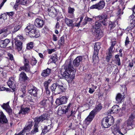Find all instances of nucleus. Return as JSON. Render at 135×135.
I'll return each mask as SVG.
<instances>
[{
    "label": "nucleus",
    "instance_id": "nucleus-1",
    "mask_svg": "<svg viewBox=\"0 0 135 135\" xmlns=\"http://www.w3.org/2000/svg\"><path fill=\"white\" fill-rule=\"evenodd\" d=\"M75 71L72 62L70 60L66 61L65 64L62 66L60 70L63 78L68 83L74 79Z\"/></svg>",
    "mask_w": 135,
    "mask_h": 135
},
{
    "label": "nucleus",
    "instance_id": "nucleus-2",
    "mask_svg": "<svg viewBox=\"0 0 135 135\" xmlns=\"http://www.w3.org/2000/svg\"><path fill=\"white\" fill-rule=\"evenodd\" d=\"M61 84L62 82L59 80L52 84L50 87V89L53 93L59 94L65 90V88Z\"/></svg>",
    "mask_w": 135,
    "mask_h": 135
},
{
    "label": "nucleus",
    "instance_id": "nucleus-3",
    "mask_svg": "<svg viewBox=\"0 0 135 135\" xmlns=\"http://www.w3.org/2000/svg\"><path fill=\"white\" fill-rule=\"evenodd\" d=\"M100 48V44L98 42L96 43L94 45V51L93 56V61L94 64L98 61L99 57L98 55Z\"/></svg>",
    "mask_w": 135,
    "mask_h": 135
},
{
    "label": "nucleus",
    "instance_id": "nucleus-4",
    "mask_svg": "<svg viewBox=\"0 0 135 135\" xmlns=\"http://www.w3.org/2000/svg\"><path fill=\"white\" fill-rule=\"evenodd\" d=\"M97 18L99 19V20H102L100 21V22L103 25L105 26L107 25L108 23V17L107 13H103L100 15L98 16Z\"/></svg>",
    "mask_w": 135,
    "mask_h": 135
},
{
    "label": "nucleus",
    "instance_id": "nucleus-5",
    "mask_svg": "<svg viewBox=\"0 0 135 135\" xmlns=\"http://www.w3.org/2000/svg\"><path fill=\"white\" fill-rule=\"evenodd\" d=\"M28 92L31 95L37 97L38 90L32 85L30 84L28 86Z\"/></svg>",
    "mask_w": 135,
    "mask_h": 135
},
{
    "label": "nucleus",
    "instance_id": "nucleus-6",
    "mask_svg": "<svg viewBox=\"0 0 135 135\" xmlns=\"http://www.w3.org/2000/svg\"><path fill=\"white\" fill-rule=\"evenodd\" d=\"M105 5L104 1H101L98 3L93 4L90 7V9H97L98 10H101L104 8Z\"/></svg>",
    "mask_w": 135,
    "mask_h": 135
},
{
    "label": "nucleus",
    "instance_id": "nucleus-7",
    "mask_svg": "<svg viewBox=\"0 0 135 135\" xmlns=\"http://www.w3.org/2000/svg\"><path fill=\"white\" fill-rule=\"evenodd\" d=\"M48 115L47 114L45 113L39 117L35 118L34 119V123L38 125L40 122H42L44 120L48 119Z\"/></svg>",
    "mask_w": 135,
    "mask_h": 135
},
{
    "label": "nucleus",
    "instance_id": "nucleus-8",
    "mask_svg": "<svg viewBox=\"0 0 135 135\" xmlns=\"http://www.w3.org/2000/svg\"><path fill=\"white\" fill-rule=\"evenodd\" d=\"M68 98L65 97L61 96L56 99V104L59 106L66 103L67 101Z\"/></svg>",
    "mask_w": 135,
    "mask_h": 135
},
{
    "label": "nucleus",
    "instance_id": "nucleus-9",
    "mask_svg": "<svg viewBox=\"0 0 135 135\" xmlns=\"http://www.w3.org/2000/svg\"><path fill=\"white\" fill-rule=\"evenodd\" d=\"M32 28H31L28 35L31 37L37 38L40 36V33L36 30L34 28V25H32Z\"/></svg>",
    "mask_w": 135,
    "mask_h": 135
},
{
    "label": "nucleus",
    "instance_id": "nucleus-10",
    "mask_svg": "<svg viewBox=\"0 0 135 135\" xmlns=\"http://www.w3.org/2000/svg\"><path fill=\"white\" fill-rule=\"evenodd\" d=\"M7 84L9 88H12V90L11 91L12 92L14 91L15 90L16 86L14 78L13 77L9 78Z\"/></svg>",
    "mask_w": 135,
    "mask_h": 135
},
{
    "label": "nucleus",
    "instance_id": "nucleus-11",
    "mask_svg": "<svg viewBox=\"0 0 135 135\" xmlns=\"http://www.w3.org/2000/svg\"><path fill=\"white\" fill-rule=\"evenodd\" d=\"M24 58L25 60L23 62L24 65L21 67L20 69L21 70H24L26 72H30V67L29 64V61L27 59L25 58Z\"/></svg>",
    "mask_w": 135,
    "mask_h": 135
},
{
    "label": "nucleus",
    "instance_id": "nucleus-12",
    "mask_svg": "<svg viewBox=\"0 0 135 135\" xmlns=\"http://www.w3.org/2000/svg\"><path fill=\"white\" fill-rule=\"evenodd\" d=\"M0 123L2 124H8V121L6 116L2 112H0Z\"/></svg>",
    "mask_w": 135,
    "mask_h": 135
},
{
    "label": "nucleus",
    "instance_id": "nucleus-13",
    "mask_svg": "<svg viewBox=\"0 0 135 135\" xmlns=\"http://www.w3.org/2000/svg\"><path fill=\"white\" fill-rule=\"evenodd\" d=\"M83 57L79 56L77 57L73 61V64L75 67H77L81 63Z\"/></svg>",
    "mask_w": 135,
    "mask_h": 135
},
{
    "label": "nucleus",
    "instance_id": "nucleus-14",
    "mask_svg": "<svg viewBox=\"0 0 135 135\" xmlns=\"http://www.w3.org/2000/svg\"><path fill=\"white\" fill-rule=\"evenodd\" d=\"M19 80L20 81L25 82L29 81V79L26 76V73L24 72H22L19 75Z\"/></svg>",
    "mask_w": 135,
    "mask_h": 135
},
{
    "label": "nucleus",
    "instance_id": "nucleus-15",
    "mask_svg": "<svg viewBox=\"0 0 135 135\" xmlns=\"http://www.w3.org/2000/svg\"><path fill=\"white\" fill-rule=\"evenodd\" d=\"M65 109H62V111L64 112V114H66L67 115V117L68 118H69L70 117H75V114L76 113V111H73V110H72L71 111L70 113V114H68V113L69 112V108H67L66 107V106H65Z\"/></svg>",
    "mask_w": 135,
    "mask_h": 135
},
{
    "label": "nucleus",
    "instance_id": "nucleus-16",
    "mask_svg": "<svg viewBox=\"0 0 135 135\" xmlns=\"http://www.w3.org/2000/svg\"><path fill=\"white\" fill-rule=\"evenodd\" d=\"M44 24V22L43 20L39 18L36 19L34 22L35 26L39 28H42Z\"/></svg>",
    "mask_w": 135,
    "mask_h": 135
},
{
    "label": "nucleus",
    "instance_id": "nucleus-17",
    "mask_svg": "<svg viewBox=\"0 0 135 135\" xmlns=\"http://www.w3.org/2000/svg\"><path fill=\"white\" fill-rule=\"evenodd\" d=\"M121 108L117 105H114L111 109L108 111V113L110 114L117 113L120 110Z\"/></svg>",
    "mask_w": 135,
    "mask_h": 135
},
{
    "label": "nucleus",
    "instance_id": "nucleus-18",
    "mask_svg": "<svg viewBox=\"0 0 135 135\" xmlns=\"http://www.w3.org/2000/svg\"><path fill=\"white\" fill-rule=\"evenodd\" d=\"M48 11L49 12V16L52 17H55L57 15V9L54 8H52L51 9H48Z\"/></svg>",
    "mask_w": 135,
    "mask_h": 135
},
{
    "label": "nucleus",
    "instance_id": "nucleus-19",
    "mask_svg": "<svg viewBox=\"0 0 135 135\" xmlns=\"http://www.w3.org/2000/svg\"><path fill=\"white\" fill-rule=\"evenodd\" d=\"M95 114L91 111L89 116L85 119V122L87 124H89L93 120Z\"/></svg>",
    "mask_w": 135,
    "mask_h": 135
},
{
    "label": "nucleus",
    "instance_id": "nucleus-20",
    "mask_svg": "<svg viewBox=\"0 0 135 135\" xmlns=\"http://www.w3.org/2000/svg\"><path fill=\"white\" fill-rule=\"evenodd\" d=\"M95 114L91 111L89 116L85 119V122L87 124H89L93 120Z\"/></svg>",
    "mask_w": 135,
    "mask_h": 135
},
{
    "label": "nucleus",
    "instance_id": "nucleus-21",
    "mask_svg": "<svg viewBox=\"0 0 135 135\" xmlns=\"http://www.w3.org/2000/svg\"><path fill=\"white\" fill-rule=\"evenodd\" d=\"M112 132V133L114 135L117 134V133H119V134L122 135L124 134L119 131V127L117 126V125H115L112 126L111 127Z\"/></svg>",
    "mask_w": 135,
    "mask_h": 135
},
{
    "label": "nucleus",
    "instance_id": "nucleus-22",
    "mask_svg": "<svg viewBox=\"0 0 135 135\" xmlns=\"http://www.w3.org/2000/svg\"><path fill=\"white\" fill-rule=\"evenodd\" d=\"M10 42L9 40L7 38L4 40H0V47L3 48L6 47Z\"/></svg>",
    "mask_w": 135,
    "mask_h": 135
},
{
    "label": "nucleus",
    "instance_id": "nucleus-23",
    "mask_svg": "<svg viewBox=\"0 0 135 135\" xmlns=\"http://www.w3.org/2000/svg\"><path fill=\"white\" fill-rule=\"evenodd\" d=\"M124 96H123L120 93H118L117 94L115 98L116 102L118 103H120L122 101L124 100V98H125L124 97Z\"/></svg>",
    "mask_w": 135,
    "mask_h": 135
},
{
    "label": "nucleus",
    "instance_id": "nucleus-24",
    "mask_svg": "<svg viewBox=\"0 0 135 135\" xmlns=\"http://www.w3.org/2000/svg\"><path fill=\"white\" fill-rule=\"evenodd\" d=\"M51 70L49 68H47L43 70L41 73V76L44 77H46L49 76L51 72Z\"/></svg>",
    "mask_w": 135,
    "mask_h": 135
},
{
    "label": "nucleus",
    "instance_id": "nucleus-25",
    "mask_svg": "<svg viewBox=\"0 0 135 135\" xmlns=\"http://www.w3.org/2000/svg\"><path fill=\"white\" fill-rule=\"evenodd\" d=\"M94 34L95 37L98 39H100L103 35V33L102 31L99 30H94Z\"/></svg>",
    "mask_w": 135,
    "mask_h": 135
},
{
    "label": "nucleus",
    "instance_id": "nucleus-26",
    "mask_svg": "<svg viewBox=\"0 0 135 135\" xmlns=\"http://www.w3.org/2000/svg\"><path fill=\"white\" fill-rule=\"evenodd\" d=\"M30 109L29 108L26 107L25 108L21 107V110L19 112V114H25L28 113L30 111Z\"/></svg>",
    "mask_w": 135,
    "mask_h": 135
},
{
    "label": "nucleus",
    "instance_id": "nucleus-27",
    "mask_svg": "<svg viewBox=\"0 0 135 135\" xmlns=\"http://www.w3.org/2000/svg\"><path fill=\"white\" fill-rule=\"evenodd\" d=\"M65 21L68 26L72 27L74 26L73 21V20L66 17L65 18Z\"/></svg>",
    "mask_w": 135,
    "mask_h": 135
},
{
    "label": "nucleus",
    "instance_id": "nucleus-28",
    "mask_svg": "<svg viewBox=\"0 0 135 135\" xmlns=\"http://www.w3.org/2000/svg\"><path fill=\"white\" fill-rule=\"evenodd\" d=\"M109 124L107 117L104 118L102 121V126L104 128H107L109 127Z\"/></svg>",
    "mask_w": 135,
    "mask_h": 135
},
{
    "label": "nucleus",
    "instance_id": "nucleus-29",
    "mask_svg": "<svg viewBox=\"0 0 135 135\" xmlns=\"http://www.w3.org/2000/svg\"><path fill=\"white\" fill-rule=\"evenodd\" d=\"M134 119V118L131 115L128 120L127 125L130 129L132 128V126L133 124V119Z\"/></svg>",
    "mask_w": 135,
    "mask_h": 135
},
{
    "label": "nucleus",
    "instance_id": "nucleus-30",
    "mask_svg": "<svg viewBox=\"0 0 135 135\" xmlns=\"http://www.w3.org/2000/svg\"><path fill=\"white\" fill-rule=\"evenodd\" d=\"M33 122H29L27 124L25 128L23 130H24L23 131V133H24L25 132V131L28 130L30 129L31 127L33 126Z\"/></svg>",
    "mask_w": 135,
    "mask_h": 135
},
{
    "label": "nucleus",
    "instance_id": "nucleus-31",
    "mask_svg": "<svg viewBox=\"0 0 135 135\" xmlns=\"http://www.w3.org/2000/svg\"><path fill=\"white\" fill-rule=\"evenodd\" d=\"M108 50L109 52L106 58V60L107 62L109 61L111 58L113 56L112 54L113 52L112 50L110 49H109Z\"/></svg>",
    "mask_w": 135,
    "mask_h": 135
},
{
    "label": "nucleus",
    "instance_id": "nucleus-32",
    "mask_svg": "<svg viewBox=\"0 0 135 135\" xmlns=\"http://www.w3.org/2000/svg\"><path fill=\"white\" fill-rule=\"evenodd\" d=\"M107 117L108 120V124H109V127L113 124L114 122V119L112 116H108Z\"/></svg>",
    "mask_w": 135,
    "mask_h": 135
},
{
    "label": "nucleus",
    "instance_id": "nucleus-33",
    "mask_svg": "<svg viewBox=\"0 0 135 135\" xmlns=\"http://www.w3.org/2000/svg\"><path fill=\"white\" fill-rule=\"evenodd\" d=\"M102 108V106L100 104H99L97 105L92 111L94 113L96 114L97 112L100 111Z\"/></svg>",
    "mask_w": 135,
    "mask_h": 135
},
{
    "label": "nucleus",
    "instance_id": "nucleus-34",
    "mask_svg": "<svg viewBox=\"0 0 135 135\" xmlns=\"http://www.w3.org/2000/svg\"><path fill=\"white\" fill-rule=\"evenodd\" d=\"M39 126L37 124L34 123L33 129L31 132V134H34L38 132Z\"/></svg>",
    "mask_w": 135,
    "mask_h": 135
},
{
    "label": "nucleus",
    "instance_id": "nucleus-35",
    "mask_svg": "<svg viewBox=\"0 0 135 135\" xmlns=\"http://www.w3.org/2000/svg\"><path fill=\"white\" fill-rule=\"evenodd\" d=\"M15 43L18 50L21 51L22 47V42L18 40L15 41Z\"/></svg>",
    "mask_w": 135,
    "mask_h": 135
},
{
    "label": "nucleus",
    "instance_id": "nucleus-36",
    "mask_svg": "<svg viewBox=\"0 0 135 135\" xmlns=\"http://www.w3.org/2000/svg\"><path fill=\"white\" fill-rule=\"evenodd\" d=\"M50 129V126H49V124L48 125V126H46L45 127L44 129L42 130V134H43V135H44L48 132Z\"/></svg>",
    "mask_w": 135,
    "mask_h": 135
},
{
    "label": "nucleus",
    "instance_id": "nucleus-37",
    "mask_svg": "<svg viewBox=\"0 0 135 135\" xmlns=\"http://www.w3.org/2000/svg\"><path fill=\"white\" fill-rule=\"evenodd\" d=\"M116 66L115 65H109L107 68V71L109 73H110L115 68V67Z\"/></svg>",
    "mask_w": 135,
    "mask_h": 135
},
{
    "label": "nucleus",
    "instance_id": "nucleus-38",
    "mask_svg": "<svg viewBox=\"0 0 135 135\" xmlns=\"http://www.w3.org/2000/svg\"><path fill=\"white\" fill-rule=\"evenodd\" d=\"M7 28L6 27H5L2 28L0 30V35L3 33H4L3 34L4 36L6 37L7 35Z\"/></svg>",
    "mask_w": 135,
    "mask_h": 135
},
{
    "label": "nucleus",
    "instance_id": "nucleus-39",
    "mask_svg": "<svg viewBox=\"0 0 135 135\" xmlns=\"http://www.w3.org/2000/svg\"><path fill=\"white\" fill-rule=\"evenodd\" d=\"M20 4L23 5H27L30 3V1L28 0H18Z\"/></svg>",
    "mask_w": 135,
    "mask_h": 135
},
{
    "label": "nucleus",
    "instance_id": "nucleus-40",
    "mask_svg": "<svg viewBox=\"0 0 135 135\" xmlns=\"http://www.w3.org/2000/svg\"><path fill=\"white\" fill-rule=\"evenodd\" d=\"M115 25L114 22L111 21H109L108 23V28L110 30L113 29L115 27Z\"/></svg>",
    "mask_w": 135,
    "mask_h": 135
},
{
    "label": "nucleus",
    "instance_id": "nucleus-41",
    "mask_svg": "<svg viewBox=\"0 0 135 135\" xmlns=\"http://www.w3.org/2000/svg\"><path fill=\"white\" fill-rule=\"evenodd\" d=\"M49 104V101L47 99H44L41 101L40 104L42 106L47 105Z\"/></svg>",
    "mask_w": 135,
    "mask_h": 135
},
{
    "label": "nucleus",
    "instance_id": "nucleus-42",
    "mask_svg": "<svg viewBox=\"0 0 135 135\" xmlns=\"http://www.w3.org/2000/svg\"><path fill=\"white\" fill-rule=\"evenodd\" d=\"M101 26V23L97 22H95V25L93 26V28H95L94 30H99Z\"/></svg>",
    "mask_w": 135,
    "mask_h": 135
},
{
    "label": "nucleus",
    "instance_id": "nucleus-43",
    "mask_svg": "<svg viewBox=\"0 0 135 135\" xmlns=\"http://www.w3.org/2000/svg\"><path fill=\"white\" fill-rule=\"evenodd\" d=\"M52 80L51 79H49L47 81H45L44 83V86L45 89H48L49 84L51 83Z\"/></svg>",
    "mask_w": 135,
    "mask_h": 135
},
{
    "label": "nucleus",
    "instance_id": "nucleus-44",
    "mask_svg": "<svg viewBox=\"0 0 135 135\" xmlns=\"http://www.w3.org/2000/svg\"><path fill=\"white\" fill-rule=\"evenodd\" d=\"M64 43V37L62 36L60 38L58 41V44L59 46H62Z\"/></svg>",
    "mask_w": 135,
    "mask_h": 135
},
{
    "label": "nucleus",
    "instance_id": "nucleus-45",
    "mask_svg": "<svg viewBox=\"0 0 135 135\" xmlns=\"http://www.w3.org/2000/svg\"><path fill=\"white\" fill-rule=\"evenodd\" d=\"M22 26V25L21 24L16 25L15 27L13 32H16L20 29Z\"/></svg>",
    "mask_w": 135,
    "mask_h": 135
},
{
    "label": "nucleus",
    "instance_id": "nucleus-46",
    "mask_svg": "<svg viewBox=\"0 0 135 135\" xmlns=\"http://www.w3.org/2000/svg\"><path fill=\"white\" fill-rule=\"evenodd\" d=\"M119 55H116L115 56V60L117 63V64L118 66H120L121 65L120 60L119 58Z\"/></svg>",
    "mask_w": 135,
    "mask_h": 135
},
{
    "label": "nucleus",
    "instance_id": "nucleus-47",
    "mask_svg": "<svg viewBox=\"0 0 135 135\" xmlns=\"http://www.w3.org/2000/svg\"><path fill=\"white\" fill-rule=\"evenodd\" d=\"M1 107L5 110L10 107L9 105V102H7L6 103H4L1 105Z\"/></svg>",
    "mask_w": 135,
    "mask_h": 135
},
{
    "label": "nucleus",
    "instance_id": "nucleus-48",
    "mask_svg": "<svg viewBox=\"0 0 135 135\" xmlns=\"http://www.w3.org/2000/svg\"><path fill=\"white\" fill-rule=\"evenodd\" d=\"M32 25H28L27 26L26 28L25 29V31L26 33H27L28 34V33H29V32H30V31L31 30V28H32Z\"/></svg>",
    "mask_w": 135,
    "mask_h": 135
},
{
    "label": "nucleus",
    "instance_id": "nucleus-49",
    "mask_svg": "<svg viewBox=\"0 0 135 135\" xmlns=\"http://www.w3.org/2000/svg\"><path fill=\"white\" fill-rule=\"evenodd\" d=\"M68 13L71 15L74 14V12L75 11V9L74 8H72L70 7H69L68 8Z\"/></svg>",
    "mask_w": 135,
    "mask_h": 135
},
{
    "label": "nucleus",
    "instance_id": "nucleus-50",
    "mask_svg": "<svg viewBox=\"0 0 135 135\" xmlns=\"http://www.w3.org/2000/svg\"><path fill=\"white\" fill-rule=\"evenodd\" d=\"M37 61L35 58L32 59L30 61V64L32 65H35L37 63Z\"/></svg>",
    "mask_w": 135,
    "mask_h": 135
},
{
    "label": "nucleus",
    "instance_id": "nucleus-51",
    "mask_svg": "<svg viewBox=\"0 0 135 135\" xmlns=\"http://www.w3.org/2000/svg\"><path fill=\"white\" fill-rule=\"evenodd\" d=\"M33 47V42H31L27 44V49L30 50L32 49Z\"/></svg>",
    "mask_w": 135,
    "mask_h": 135
},
{
    "label": "nucleus",
    "instance_id": "nucleus-52",
    "mask_svg": "<svg viewBox=\"0 0 135 135\" xmlns=\"http://www.w3.org/2000/svg\"><path fill=\"white\" fill-rule=\"evenodd\" d=\"M6 110L8 113L9 115H11L12 114V110L10 107L6 109Z\"/></svg>",
    "mask_w": 135,
    "mask_h": 135
},
{
    "label": "nucleus",
    "instance_id": "nucleus-53",
    "mask_svg": "<svg viewBox=\"0 0 135 135\" xmlns=\"http://www.w3.org/2000/svg\"><path fill=\"white\" fill-rule=\"evenodd\" d=\"M20 4L18 0H17L15 5L14 6V8L15 9L17 10L18 8V6Z\"/></svg>",
    "mask_w": 135,
    "mask_h": 135
},
{
    "label": "nucleus",
    "instance_id": "nucleus-54",
    "mask_svg": "<svg viewBox=\"0 0 135 135\" xmlns=\"http://www.w3.org/2000/svg\"><path fill=\"white\" fill-rule=\"evenodd\" d=\"M110 86L109 85H108L104 88L105 91L106 93L109 91L110 90Z\"/></svg>",
    "mask_w": 135,
    "mask_h": 135
},
{
    "label": "nucleus",
    "instance_id": "nucleus-55",
    "mask_svg": "<svg viewBox=\"0 0 135 135\" xmlns=\"http://www.w3.org/2000/svg\"><path fill=\"white\" fill-rule=\"evenodd\" d=\"M116 43L115 41H112L111 42V45L109 48V49L113 50L114 46L115 45Z\"/></svg>",
    "mask_w": 135,
    "mask_h": 135
},
{
    "label": "nucleus",
    "instance_id": "nucleus-56",
    "mask_svg": "<svg viewBox=\"0 0 135 135\" xmlns=\"http://www.w3.org/2000/svg\"><path fill=\"white\" fill-rule=\"evenodd\" d=\"M85 76V78L89 80L91 79V75L90 74H86Z\"/></svg>",
    "mask_w": 135,
    "mask_h": 135
},
{
    "label": "nucleus",
    "instance_id": "nucleus-57",
    "mask_svg": "<svg viewBox=\"0 0 135 135\" xmlns=\"http://www.w3.org/2000/svg\"><path fill=\"white\" fill-rule=\"evenodd\" d=\"M8 57H9V59L12 60L13 59V55L10 53H8L7 54Z\"/></svg>",
    "mask_w": 135,
    "mask_h": 135
},
{
    "label": "nucleus",
    "instance_id": "nucleus-58",
    "mask_svg": "<svg viewBox=\"0 0 135 135\" xmlns=\"http://www.w3.org/2000/svg\"><path fill=\"white\" fill-rule=\"evenodd\" d=\"M48 53L49 54H51L52 52H55L56 51V50L54 49H48Z\"/></svg>",
    "mask_w": 135,
    "mask_h": 135
},
{
    "label": "nucleus",
    "instance_id": "nucleus-59",
    "mask_svg": "<svg viewBox=\"0 0 135 135\" xmlns=\"http://www.w3.org/2000/svg\"><path fill=\"white\" fill-rule=\"evenodd\" d=\"M47 126H48V125L49 124V125L50 126L51 128V127L52 126V122L51 120L47 119Z\"/></svg>",
    "mask_w": 135,
    "mask_h": 135
},
{
    "label": "nucleus",
    "instance_id": "nucleus-60",
    "mask_svg": "<svg viewBox=\"0 0 135 135\" xmlns=\"http://www.w3.org/2000/svg\"><path fill=\"white\" fill-rule=\"evenodd\" d=\"M48 100L49 102H50V103H51V104L52 105L53 102V97L51 96L48 99Z\"/></svg>",
    "mask_w": 135,
    "mask_h": 135
},
{
    "label": "nucleus",
    "instance_id": "nucleus-61",
    "mask_svg": "<svg viewBox=\"0 0 135 135\" xmlns=\"http://www.w3.org/2000/svg\"><path fill=\"white\" fill-rule=\"evenodd\" d=\"M129 38L128 36H127L125 42V45L127 46L128 44H129Z\"/></svg>",
    "mask_w": 135,
    "mask_h": 135
},
{
    "label": "nucleus",
    "instance_id": "nucleus-62",
    "mask_svg": "<svg viewBox=\"0 0 135 135\" xmlns=\"http://www.w3.org/2000/svg\"><path fill=\"white\" fill-rule=\"evenodd\" d=\"M93 18H90L88 17H86L85 19V21L87 22L91 21L93 20Z\"/></svg>",
    "mask_w": 135,
    "mask_h": 135
},
{
    "label": "nucleus",
    "instance_id": "nucleus-63",
    "mask_svg": "<svg viewBox=\"0 0 135 135\" xmlns=\"http://www.w3.org/2000/svg\"><path fill=\"white\" fill-rule=\"evenodd\" d=\"M114 69L115 70L113 72V73H114V74H117L119 71L118 67L116 66V67H115V68Z\"/></svg>",
    "mask_w": 135,
    "mask_h": 135
},
{
    "label": "nucleus",
    "instance_id": "nucleus-64",
    "mask_svg": "<svg viewBox=\"0 0 135 135\" xmlns=\"http://www.w3.org/2000/svg\"><path fill=\"white\" fill-rule=\"evenodd\" d=\"M45 89V91L47 94V95H49L50 93V92L49 89V88Z\"/></svg>",
    "mask_w": 135,
    "mask_h": 135
}]
</instances>
